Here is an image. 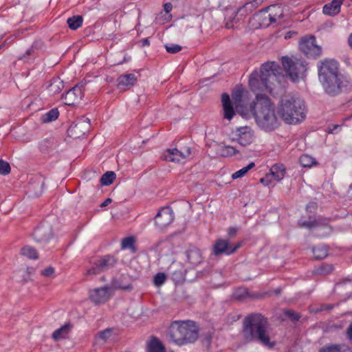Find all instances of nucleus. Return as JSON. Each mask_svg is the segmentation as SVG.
Instances as JSON below:
<instances>
[{
	"instance_id": "obj_1",
	"label": "nucleus",
	"mask_w": 352,
	"mask_h": 352,
	"mask_svg": "<svg viewBox=\"0 0 352 352\" xmlns=\"http://www.w3.org/2000/svg\"><path fill=\"white\" fill-rule=\"evenodd\" d=\"M241 333L245 342H256L268 349L277 343L268 319L259 313L250 314L243 318Z\"/></svg>"
},
{
	"instance_id": "obj_2",
	"label": "nucleus",
	"mask_w": 352,
	"mask_h": 352,
	"mask_svg": "<svg viewBox=\"0 0 352 352\" xmlns=\"http://www.w3.org/2000/svg\"><path fill=\"white\" fill-rule=\"evenodd\" d=\"M248 111L258 126L265 131H274L280 124L275 104L264 94H256L255 99L250 102Z\"/></svg>"
},
{
	"instance_id": "obj_3",
	"label": "nucleus",
	"mask_w": 352,
	"mask_h": 352,
	"mask_svg": "<svg viewBox=\"0 0 352 352\" xmlns=\"http://www.w3.org/2000/svg\"><path fill=\"white\" fill-rule=\"evenodd\" d=\"M318 69L319 80L327 94L336 96L347 89L349 82L340 72L337 61L326 58L320 61Z\"/></svg>"
},
{
	"instance_id": "obj_4",
	"label": "nucleus",
	"mask_w": 352,
	"mask_h": 352,
	"mask_svg": "<svg viewBox=\"0 0 352 352\" xmlns=\"http://www.w3.org/2000/svg\"><path fill=\"white\" fill-rule=\"evenodd\" d=\"M278 113L285 123L298 124L306 116L305 102L300 98L290 95L284 96L279 102Z\"/></svg>"
},
{
	"instance_id": "obj_5",
	"label": "nucleus",
	"mask_w": 352,
	"mask_h": 352,
	"mask_svg": "<svg viewBox=\"0 0 352 352\" xmlns=\"http://www.w3.org/2000/svg\"><path fill=\"white\" fill-rule=\"evenodd\" d=\"M171 340L177 345L194 343L199 337V328L192 320H178L171 323L169 329Z\"/></svg>"
},
{
	"instance_id": "obj_6",
	"label": "nucleus",
	"mask_w": 352,
	"mask_h": 352,
	"mask_svg": "<svg viewBox=\"0 0 352 352\" xmlns=\"http://www.w3.org/2000/svg\"><path fill=\"white\" fill-rule=\"evenodd\" d=\"M275 63H265L261 66L260 72L254 71L249 78V86L251 90L259 94L272 93V81L276 78Z\"/></svg>"
},
{
	"instance_id": "obj_7",
	"label": "nucleus",
	"mask_w": 352,
	"mask_h": 352,
	"mask_svg": "<svg viewBox=\"0 0 352 352\" xmlns=\"http://www.w3.org/2000/svg\"><path fill=\"white\" fill-rule=\"evenodd\" d=\"M282 65L287 76L293 82L303 78L307 69V63L304 60L296 57L283 56L282 58Z\"/></svg>"
},
{
	"instance_id": "obj_8",
	"label": "nucleus",
	"mask_w": 352,
	"mask_h": 352,
	"mask_svg": "<svg viewBox=\"0 0 352 352\" xmlns=\"http://www.w3.org/2000/svg\"><path fill=\"white\" fill-rule=\"evenodd\" d=\"M263 0H252L245 3L238 8L237 11H232L231 15L226 18V28L230 29L234 28V23H236L242 18L252 13L256 8L261 5Z\"/></svg>"
},
{
	"instance_id": "obj_9",
	"label": "nucleus",
	"mask_w": 352,
	"mask_h": 352,
	"mask_svg": "<svg viewBox=\"0 0 352 352\" xmlns=\"http://www.w3.org/2000/svg\"><path fill=\"white\" fill-rule=\"evenodd\" d=\"M300 51L308 58H317L322 54V47L316 44V37L310 36L302 38L300 42Z\"/></svg>"
},
{
	"instance_id": "obj_10",
	"label": "nucleus",
	"mask_w": 352,
	"mask_h": 352,
	"mask_svg": "<svg viewBox=\"0 0 352 352\" xmlns=\"http://www.w3.org/2000/svg\"><path fill=\"white\" fill-rule=\"evenodd\" d=\"M116 261L114 256L106 255L94 263V265L87 270L86 275H96L105 272L112 268L116 263Z\"/></svg>"
},
{
	"instance_id": "obj_11",
	"label": "nucleus",
	"mask_w": 352,
	"mask_h": 352,
	"mask_svg": "<svg viewBox=\"0 0 352 352\" xmlns=\"http://www.w3.org/2000/svg\"><path fill=\"white\" fill-rule=\"evenodd\" d=\"M232 98L235 105L236 111L245 116L249 115L248 107L244 91L241 87H237L232 92Z\"/></svg>"
},
{
	"instance_id": "obj_12",
	"label": "nucleus",
	"mask_w": 352,
	"mask_h": 352,
	"mask_svg": "<svg viewBox=\"0 0 352 352\" xmlns=\"http://www.w3.org/2000/svg\"><path fill=\"white\" fill-rule=\"evenodd\" d=\"M90 129L89 120L81 118L74 122L67 129V134L72 138H79L89 132Z\"/></svg>"
},
{
	"instance_id": "obj_13",
	"label": "nucleus",
	"mask_w": 352,
	"mask_h": 352,
	"mask_svg": "<svg viewBox=\"0 0 352 352\" xmlns=\"http://www.w3.org/2000/svg\"><path fill=\"white\" fill-rule=\"evenodd\" d=\"M240 247V243L232 246L230 244L228 240L219 239L215 241L213 245V254L215 256H219L223 254L230 255L235 252Z\"/></svg>"
},
{
	"instance_id": "obj_14",
	"label": "nucleus",
	"mask_w": 352,
	"mask_h": 352,
	"mask_svg": "<svg viewBox=\"0 0 352 352\" xmlns=\"http://www.w3.org/2000/svg\"><path fill=\"white\" fill-rule=\"evenodd\" d=\"M110 288L107 286L90 289L89 299L96 305L104 303L110 298Z\"/></svg>"
},
{
	"instance_id": "obj_15",
	"label": "nucleus",
	"mask_w": 352,
	"mask_h": 352,
	"mask_svg": "<svg viewBox=\"0 0 352 352\" xmlns=\"http://www.w3.org/2000/svg\"><path fill=\"white\" fill-rule=\"evenodd\" d=\"M83 85L80 83L67 91L63 96L64 103L69 106H73L78 104L82 99Z\"/></svg>"
},
{
	"instance_id": "obj_16",
	"label": "nucleus",
	"mask_w": 352,
	"mask_h": 352,
	"mask_svg": "<svg viewBox=\"0 0 352 352\" xmlns=\"http://www.w3.org/2000/svg\"><path fill=\"white\" fill-rule=\"evenodd\" d=\"M53 236L52 226L48 223L38 226L33 232L34 239L40 243L48 242Z\"/></svg>"
},
{
	"instance_id": "obj_17",
	"label": "nucleus",
	"mask_w": 352,
	"mask_h": 352,
	"mask_svg": "<svg viewBox=\"0 0 352 352\" xmlns=\"http://www.w3.org/2000/svg\"><path fill=\"white\" fill-rule=\"evenodd\" d=\"M173 220V212L170 207L162 208L155 217V223L160 228L168 226Z\"/></svg>"
},
{
	"instance_id": "obj_18",
	"label": "nucleus",
	"mask_w": 352,
	"mask_h": 352,
	"mask_svg": "<svg viewBox=\"0 0 352 352\" xmlns=\"http://www.w3.org/2000/svg\"><path fill=\"white\" fill-rule=\"evenodd\" d=\"M168 271L175 283H181L185 280L186 270L182 263L179 262L172 263Z\"/></svg>"
},
{
	"instance_id": "obj_19",
	"label": "nucleus",
	"mask_w": 352,
	"mask_h": 352,
	"mask_svg": "<svg viewBox=\"0 0 352 352\" xmlns=\"http://www.w3.org/2000/svg\"><path fill=\"white\" fill-rule=\"evenodd\" d=\"M190 155V148H187L185 151H179L177 148H169L163 155L166 161L171 162H179Z\"/></svg>"
},
{
	"instance_id": "obj_20",
	"label": "nucleus",
	"mask_w": 352,
	"mask_h": 352,
	"mask_svg": "<svg viewBox=\"0 0 352 352\" xmlns=\"http://www.w3.org/2000/svg\"><path fill=\"white\" fill-rule=\"evenodd\" d=\"M235 135L236 141L243 146L250 144L253 141V133L250 129L247 126L237 129Z\"/></svg>"
},
{
	"instance_id": "obj_21",
	"label": "nucleus",
	"mask_w": 352,
	"mask_h": 352,
	"mask_svg": "<svg viewBox=\"0 0 352 352\" xmlns=\"http://www.w3.org/2000/svg\"><path fill=\"white\" fill-rule=\"evenodd\" d=\"M273 19L274 18H272L267 9L260 10L252 18L253 21L258 23V25L255 27L256 28L258 27H268L270 24L274 23Z\"/></svg>"
},
{
	"instance_id": "obj_22",
	"label": "nucleus",
	"mask_w": 352,
	"mask_h": 352,
	"mask_svg": "<svg viewBox=\"0 0 352 352\" xmlns=\"http://www.w3.org/2000/svg\"><path fill=\"white\" fill-rule=\"evenodd\" d=\"M188 263L192 267L197 266L202 262V255L199 249L195 246H190L186 252Z\"/></svg>"
},
{
	"instance_id": "obj_23",
	"label": "nucleus",
	"mask_w": 352,
	"mask_h": 352,
	"mask_svg": "<svg viewBox=\"0 0 352 352\" xmlns=\"http://www.w3.org/2000/svg\"><path fill=\"white\" fill-rule=\"evenodd\" d=\"M344 0H332L323 6L322 12L324 14L334 16L340 12L341 6Z\"/></svg>"
},
{
	"instance_id": "obj_24",
	"label": "nucleus",
	"mask_w": 352,
	"mask_h": 352,
	"mask_svg": "<svg viewBox=\"0 0 352 352\" xmlns=\"http://www.w3.org/2000/svg\"><path fill=\"white\" fill-rule=\"evenodd\" d=\"M221 102L224 113L223 117L224 118L230 120L234 117L235 111L228 94L225 93L222 94Z\"/></svg>"
},
{
	"instance_id": "obj_25",
	"label": "nucleus",
	"mask_w": 352,
	"mask_h": 352,
	"mask_svg": "<svg viewBox=\"0 0 352 352\" xmlns=\"http://www.w3.org/2000/svg\"><path fill=\"white\" fill-rule=\"evenodd\" d=\"M137 82V78L133 74L120 75L118 78V87H130Z\"/></svg>"
},
{
	"instance_id": "obj_26",
	"label": "nucleus",
	"mask_w": 352,
	"mask_h": 352,
	"mask_svg": "<svg viewBox=\"0 0 352 352\" xmlns=\"http://www.w3.org/2000/svg\"><path fill=\"white\" fill-rule=\"evenodd\" d=\"M72 325L70 323H66L59 329H56L52 335V338L54 341L64 339L70 332Z\"/></svg>"
},
{
	"instance_id": "obj_27",
	"label": "nucleus",
	"mask_w": 352,
	"mask_h": 352,
	"mask_svg": "<svg viewBox=\"0 0 352 352\" xmlns=\"http://www.w3.org/2000/svg\"><path fill=\"white\" fill-rule=\"evenodd\" d=\"M57 146V142L54 138H46L39 143V149L43 153H47L54 149Z\"/></svg>"
},
{
	"instance_id": "obj_28",
	"label": "nucleus",
	"mask_w": 352,
	"mask_h": 352,
	"mask_svg": "<svg viewBox=\"0 0 352 352\" xmlns=\"http://www.w3.org/2000/svg\"><path fill=\"white\" fill-rule=\"evenodd\" d=\"M285 174V168L283 164H276L271 168V175L277 182L280 181L283 179Z\"/></svg>"
},
{
	"instance_id": "obj_29",
	"label": "nucleus",
	"mask_w": 352,
	"mask_h": 352,
	"mask_svg": "<svg viewBox=\"0 0 352 352\" xmlns=\"http://www.w3.org/2000/svg\"><path fill=\"white\" fill-rule=\"evenodd\" d=\"M320 352H352V351L345 344H331L322 348Z\"/></svg>"
},
{
	"instance_id": "obj_30",
	"label": "nucleus",
	"mask_w": 352,
	"mask_h": 352,
	"mask_svg": "<svg viewBox=\"0 0 352 352\" xmlns=\"http://www.w3.org/2000/svg\"><path fill=\"white\" fill-rule=\"evenodd\" d=\"M64 87L63 82L59 78H53L47 87L48 91L51 94L59 93Z\"/></svg>"
},
{
	"instance_id": "obj_31",
	"label": "nucleus",
	"mask_w": 352,
	"mask_h": 352,
	"mask_svg": "<svg viewBox=\"0 0 352 352\" xmlns=\"http://www.w3.org/2000/svg\"><path fill=\"white\" fill-rule=\"evenodd\" d=\"M148 352H166L165 348L161 341L155 337L151 338L148 346Z\"/></svg>"
},
{
	"instance_id": "obj_32",
	"label": "nucleus",
	"mask_w": 352,
	"mask_h": 352,
	"mask_svg": "<svg viewBox=\"0 0 352 352\" xmlns=\"http://www.w3.org/2000/svg\"><path fill=\"white\" fill-rule=\"evenodd\" d=\"M239 151L231 146H219L217 153L222 157H230L236 155Z\"/></svg>"
},
{
	"instance_id": "obj_33",
	"label": "nucleus",
	"mask_w": 352,
	"mask_h": 352,
	"mask_svg": "<svg viewBox=\"0 0 352 352\" xmlns=\"http://www.w3.org/2000/svg\"><path fill=\"white\" fill-rule=\"evenodd\" d=\"M83 19L80 15L74 16L67 19V23L71 30H77L82 24Z\"/></svg>"
},
{
	"instance_id": "obj_34",
	"label": "nucleus",
	"mask_w": 352,
	"mask_h": 352,
	"mask_svg": "<svg viewBox=\"0 0 352 352\" xmlns=\"http://www.w3.org/2000/svg\"><path fill=\"white\" fill-rule=\"evenodd\" d=\"M21 254L30 259H37L38 258L36 250L31 246H25L21 248Z\"/></svg>"
},
{
	"instance_id": "obj_35",
	"label": "nucleus",
	"mask_w": 352,
	"mask_h": 352,
	"mask_svg": "<svg viewBox=\"0 0 352 352\" xmlns=\"http://www.w3.org/2000/svg\"><path fill=\"white\" fill-rule=\"evenodd\" d=\"M273 21L275 23L278 19H281L283 16V11L280 6H272L267 8Z\"/></svg>"
},
{
	"instance_id": "obj_36",
	"label": "nucleus",
	"mask_w": 352,
	"mask_h": 352,
	"mask_svg": "<svg viewBox=\"0 0 352 352\" xmlns=\"http://www.w3.org/2000/svg\"><path fill=\"white\" fill-rule=\"evenodd\" d=\"M59 115L58 109H52L41 117V121L43 123L50 122L56 120Z\"/></svg>"
},
{
	"instance_id": "obj_37",
	"label": "nucleus",
	"mask_w": 352,
	"mask_h": 352,
	"mask_svg": "<svg viewBox=\"0 0 352 352\" xmlns=\"http://www.w3.org/2000/svg\"><path fill=\"white\" fill-rule=\"evenodd\" d=\"M312 252L314 254V258L316 259L320 260L325 258L328 255V249L324 245L318 246L312 249Z\"/></svg>"
},
{
	"instance_id": "obj_38",
	"label": "nucleus",
	"mask_w": 352,
	"mask_h": 352,
	"mask_svg": "<svg viewBox=\"0 0 352 352\" xmlns=\"http://www.w3.org/2000/svg\"><path fill=\"white\" fill-rule=\"evenodd\" d=\"M116 175L113 171H107L100 178V183L102 186H109L115 180Z\"/></svg>"
},
{
	"instance_id": "obj_39",
	"label": "nucleus",
	"mask_w": 352,
	"mask_h": 352,
	"mask_svg": "<svg viewBox=\"0 0 352 352\" xmlns=\"http://www.w3.org/2000/svg\"><path fill=\"white\" fill-rule=\"evenodd\" d=\"M299 162L303 167H311L316 164V160L308 155H301L299 159Z\"/></svg>"
},
{
	"instance_id": "obj_40",
	"label": "nucleus",
	"mask_w": 352,
	"mask_h": 352,
	"mask_svg": "<svg viewBox=\"0 0 352 352\" xmlns=\"http://www.w3.org/2000/svg\"><path fill=\"white\" fill-rule=\"evenodd\" d=\"M212 338V333L210 331L204 333L201 336V343L207 350L210 349Z\"/></svg>"
},
{
	"instance_id": "obj_41",
	"label": "nucleus",
	"mask_w": 352,
	"mask_h": 352,
	"mask_svg": "<svg viewBox=\"0 0 352 352\" xmlns=\"http://www.w3.org/2000/svg\"><path fill=\"white\" fill-rule=\"evenodd\" d=\"M254 166H255V164L254 162L250 163L247 166L243 167V168H241V169L237 170L236 172H235L234 173H233L232 175V179H235L242 177L248 172V170H250L251 168H252Z\"/></svg>"
},
{
	"instance_id": "obj_42",
	"label": "nucleus",
	"mask_w": 352,
	"mask_h": 352,
	"mask_svg": "<svg viewBox=\"0 0 352 352\" xmlns=\"http://www.w3.org/2000/svg\"><path fill=\"white\" fill-rule=\"evenodd\" d=\"M113 287L116 289H122L124 291H131L133 289L131 284L122 285L121 284L119 280H113L112 281Z\"/></svg>"
},
{
	"instance_id": "obj_43",
	"label": "nucleus",
	"mask_w": 352,
	"mask_h": 352,
	"mask_svg": "<svg viewBox=\"0 0 352 352\" xmlns=\"http://www.w3.org/2000/svg\"><path fill=\"white\" fill-rule=\"evenodd\" d=\"M284 315L292 322H296L300 318V315L292 309L285 310Z\"/></svg>"
},
{
	"instance_id": "obj_44",
	"label": "nucleus",
	"mask_w": 352,
	"mask_h": 352,
	"mask_svg": "<svg viewBox=\"0 0 352 352\" xmlns=\"http://www.w3.org/2000/svg\"><path fill=\"white\" fill-rule=\"evenodd\" d=\"M11 171V167L8 162L0 160V175H7Z\"/></svg>"
},
{
	"instance_id": "obj_45",
	"label": "nucleus",
	"mask_w": 352,
	"mask_h": 352,
	"mask_svg": "<svg viewBox=\"0 0 352 352\" xmlns=\"http://www.w3.org/2000/svg\"><path fill=\"white\" fill-rule=\"evenodd\" d=\"M166 275L164 273H157L153 279V283L156 287H160L166 280Z\"/></svg>"
},
{
	"instance_id": "obj_46",
	"label": "nucleus",
	"mask_w": 352,
	"mask_h": 352,
	"mask_svg": "<svg viewBox=\"0 0 352 352\" xmlns=\"http://www.w3.org/2000/svg\"><path fill=\"white\" fill-rule=\"evenodd\" d=\"M234 296L236 299L242 300L249 296V293L248 289L245 288H239L234 294Z\"/></svg>"
},
{
	"instance_id": "obj_47",
	"label": "nucleus",
	"mask_w": 352,
	"mask_h": 352,
	"mask_svg": "<svg viewBox=\"0 0 352 352\" xmlns=\"http://www.w3.org/2000/svg\"><path fill=\"white\" fill-rule=\"evenodd\" d=\"M314 226L316 227L323 226L326 227L329 226V219L323 217H318L314 220Z\"/></svg>"
},
{
	"instance_id": "obj_48",
	"label": "nucleus",
	"mask_w": 352,
	"mask_h": 352,
	"mask_svg": "<svg viewBox=\"0 0 352 352\" xmlns=\"http://www.w3.org/2000/svg\"><path fill=\"white\" fill-rule=\"evenodd\" d=\"M165 48L167 52L170 54H176L182 50V47L179 45L174 43L165 45Z\"/></svg>"
},
{
	"instance_id": "obj_49",
	"label": "nucleus",
	"mask_w": 352,
	"mask_h": 352,
	"mask_svg": "<svg viewBox=\"0 0 352 352\" xmlns=\"http://www.w3.org/2000/svg\"><path fill=\"white\" fill-rule=\"evenodd\" d=\"M333 270V266L331 264L322 265L318 269V273L322 275H327Z\"/></svg>"
},
{
	"instance_id": "obj_50",
	"label": "nucleus",
	"mask_w": 352,
	"mask_h": 352,
	"mask_svg": "<svg viewBox=\"0 0 352 352\" xmlns=\"http://www.w3.org/2000/svg\"><path fill=\"white\" fill-rule=\"evenodd\" d=\"M134 241V239L131 236L124 238L122 241V248L126 249L132 248Z\"/></svg>"
},
{
	"instance_id": "obj_51",
	"label": "nucleus",
	"mask_w": 352,
	"mask_h": 352,
	"mask_svg": "<svg viewBox=\"0 0 352 352\" xmlns=\"http://www.w3.org/2000/svg\"><path fill=\"white\" fill-rule=\"evenodd\" d=\"M98 338L106 342L111 335V329H106L103 331H100L98 333Z\"/></svg>"
},
{
	"instance_id": "obj_52",
	"label": "nucleus",
	"mask_w": 352,
	"mask_h": 352,
	"mask_svg": "<svg viewBox=\"0 0 352 352\" xmlns=\"http://www.w3.org/2000/svg\"><path fill=\"white\" fill-rule=\"evenodd\" d=\"M54 273V268L52 267H48L41 272V274L43 276L49 277Z\"/></svg>"
},
{
	"instance_id": "obj_53",
	"label": "nucleus",
	"mask_w": 352,
	"mask_h": 352,
	"mask_svg": "<svg viewBox=\"0 0 352 352\" xmlns=\"http://www.w3.org/2000/svg\"><path fill=\"white\" fill-rule=\"evenodd\" d=\"M317 208V204L316 202H310L307 206V210L309 212H314Z\"/></svg>"
},
{
	"instance_id": "obj_54",
	"label": "nucleus",
	"mask_w": 352,
	"mask_h": 352,
	"mask_svg": "<svg viewBox=\"0 0 352 352\" xmlns=\"http://www.w3.org/2000/svg\"><path fill=\"white\" fill-rule=\"evenodd\" d=\"M301 227H305L309 229L315 228L314 221H305L300 223Z\"/></svg>"
},
{
	"instance_id": "obj_55",
	"label": "nucleus",
	"mask_w": 352,
	"mask_h": 352,
	"mask_svg": "<svg viewBox=\"0 0 352 352\" xmlns=\"http://www.w3.org/2000/svg\"><path fill=\"white\" fill-rule=\"evenodd\" d=\"M346 334L347 338L352 342V322L350 323L346 329Z\"/></svg>"
},
{
	"instance_id": "obj_56",
	"label": "nucleus",
	"mask_w": 352,
	"mask_h": 352,
	"mask_svg": "<svg viewBox=\"0 0 352 352\" xmlns=\"http://www.w3.org/2000/svg\"><path fill=\"white\" fill-rule=\"evenodd\" d=\"M34 53V49L33 47H31L30 49H28L25 53L23 54V56H21L19 58V60H23L25 59L27 56H30L31 54H32Z\"/></svg>"
},
{
	"instance_id": "obj_57",
	"label": "nucleus",
	"mask_w": 352,
	"mask_h": 352,
	"mask_svg": "<svg viewBox=\"0 0 352 352\" xmlns=\"http://www.w3.org/2000/svg\"><path fill=\"white\" fill-rule=\"evenodd\" d=\"M340 125H338V124H334L333 126V128H329V130H328V133H337L338 131V129H340Z\"/></svg>"
},
{
	"instance_id": "obj_58",
	"label": "nucleus",
	"mask_w": 352,
	"mask_h": 352,
	"mask_svg": "<svg viewBox=\"0 0 352 352\" xmlns=\"http://www.w3.org/2000/svg\"><path fill=\"white\" fill-rule=\"evenodd\" d=\"M269 177H270V175H266L265 177L261 178L260 179V182L261 184H263V185H265V186H268L270 184V181L269 179Z\"/></svg>"
},
{
	"instance_id": "obj_59",
	"label": "nucleus",
	"mask_w": 352,
	"mask_h": 352,
	"mask_svg": "<svg viewBox=\"0 0 352 352\" xmlns=\"http://www.w3.org/2000/svg\"><path fill=\"white\" fill-rule=\"evenodd\" d=\"M164 11L168 13L172 10V5L170 3H166L164 5Z\"/></svg>"
},
{
	"instance_id": "obj_60",
	"label": "nucleus",
	"mask_w": 352,
	"mask_h": 352,
	"mask_svg": "<svg viewBox=\"0 0 352 352\" xmlns=\"http://www.w3.org/2000/svg\"><path fill=\"white\" fill-rule=\"evenodd\" d=\"M112 202V199L111 198H107L104 200V202H102L101 204H100V207L101 208H104L107 206H108L109 204H111Z\"/></svg>"
},
{
	"instance_id": "obj_61",
	"label": "nucleus",
	"mask_w": 352,
	"mask_h": 352,
	"mask_svg": "<svg viewBox=\"0 0 352 352\" xmlns=\"http://www.w3.org/2000/svg\"><path fill=\"white\" fill-rule=\"evenodd\" d=\"M333 307V305H324L322 307V310H331Z\"/></svg>"
},
{
	"instance_id": "obj_62",
	"label": "nucleus",
	"mask_w": 352,
	"mask_h": 352,
	"mask_svg": "<svg viewBox=\"0 0 352 352\" xmlns=\"http://www.w3.org/2000/svg\"><path fill=\"white\" fill-rule=\"evenodd\" d=\"M236 232V229L235 228H230L228 230V234L230 236H234Z\"/></svg>"
},
{
	"instance_id": "obj_63",
	"label": "nucleus",
	"mask_w": 352,
	"mask_h": 352,
	"mask_svg": "<svg viewBox=\"0 0 352 352\" xmlns=\"http://www.w3.org/2000/svg\"><path fill=\"white\" fill-rule=\"evenodd\" d=\"M150 45L148 38H144L142 41V46H148Z\"/></svg>"
},
{
	"instance_id": "obj_64",
	"label": "nucleus",
	"mask_w": 352,
	"mask_h": 352,
	"mask_svg": "<svg viewBox=\"0 0 352 352\" xmlns=\"http://www.w3.org/2000/svg\"><path fill=\"white\" fill-rule=\"evenodd\" d=\"M349 43L351 46V47L352 48V34L350 35L349 38Z\"/></svg>"
}]
</instances>
